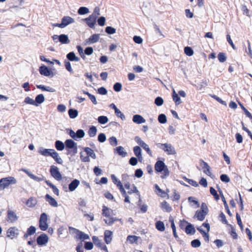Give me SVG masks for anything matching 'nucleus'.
I'll return each mask as SVG.
<instances>
[{
  "instance_id": "58836bf2",
  "label": "nucleus",
  "mask_w": 252,
  "mask_h": 252,
  "mask_svg": "<svg viewBox=\"0 0 252 252\" xmlns=\"http://www.w3.org/2000/svg\"><path fill=\"white\" fill-rule=\"evenodd\" d=\"M102 215L105 217H109L110 216L111 212L112 210L109 209L107 207L103 206L102 208Z\"/></svg>"
},
{
  "instance_id": "603ef678",
  "label": "nucleus",
  "mask_w": 252,
  "mask_h": 252,
  "mask_svg": "<svg viewBox=\"0 0 252 252\" xmlns=\"http://www.w3.org/2000/svg\"><path fill=\"white\" fill-rule=\"evenodd\" d=\"M97 140L100 143L104 142L106 140V137L105 134L103 133H99L98 135Z\"/></svg>"
},
{
  "instance_id": "4468645a",
  "label": "nucleus",
  "mask_w": 252,
  "mask_h": 252,
  "mask_svg": "<svg viewBox=\"0 0 252 252\" xmlns=\"http://www.w3.org/2000/svg\"><path fill=\"white\" fill-rule=\"evenodd\" d=\"M99 39V34H94L91 35L88 39H87L86 42L88 44L95 43L98 41Z\"/></svg>"
},
{
  "instance_id": "2eb2a0df",
  "label": "nucleus",
  "mask_w": 252,
  "mask_h": 252,
  "mask_svg": "<svg viewBox=\"0 0 252 252\" xmlns=\"http://www.w3.org/2000/svg\"><path fill=\"white\" fill-rule=\"evenodd\" d=\"M80 184V181L77 179H74L68 185V189L70 191H73L76 189Z\"/></svg>"
},
{
  "instance_id": "3c124183",
  "label": "nucleus",
  "mask_w": 252,
  "mask_h": 252,
  "mask_svg": "<svg viewBox=\"0 0 252 252\" xmlns=\"http://www.w3.org/2000/svg\"><path fill=\"white\" fill-rule=\"evenodd\" d=\"M141 147H142L147 152V153L150 156H151V157L152 156V152L150 150V149L149 146L145 142H144L143 144H142V145L141 146Z\"/></svg>"
},
{
  "instance_id": "5fc2aeb1",
  "label": "nucleus",
  "mask_w": 252,
  "mask_h": 252,
  "mask_svg": "<svg viewBox=\"0 0 252 252\" xmlns=\"http://www.w3.org/2000/svg\"><path fill=\"white\" fill-rule=\"evenodd\" d=\"M110 144L112 146H116L118 144L117 138L115 136H112L109 138Z\"/></svg>"
},
{
  "instance_id": "864d4df0",
  "label": "nucleus",
  "mask_w": 252,
  "mask_h": 252,
  "mask_svg": "<svg viewBox=\"0 0 252 252\" xmlns=\"http://www.w3.org/2000/svg\"><path fill=\"white\" fill-rule=\"evenodd\" d=\"M122 85L121 83L117 82L113 86V89L116 92H119L122 90Z\"/></svg>"
},
{
  "instance_id": "39448f33",
  "label": "nucleus",
  "mask_w": 252,
  "mask_h": 252,
  "mask_svg": "<svg viewBox=\"0 0 252 252\" xmlns=\"http://www.w3.org/2000/svg\"><path fill=\"white\" fill-rule=\"evenodd\" d=\"M85 134V133L84 131L81 129H78L76 132L72 129H70L69 131V135L70 136L76 141L84 137Z\"/></svg>"
},
{
  "instance_id": "f704fd0d",
  "label": "nucleus",
  "mask_w": 252,
  "mask_h": 252,
  "mask_svg": "<svg viewBox=\"0 0 252 252\" xmlns=\"http://www.w3.org/2000/svg\"><path fill=\"white\" fill-rule=\"evenodd\" d=\"M92 240L94 244L99 248H100L102 246V245L104 244V243L103 242H102V241L98 239V238L96 236H93L92 237Z\"/></svg>"
},
{
  "instance_id": "c03bdc74",
  "label": "nucleus",
  "mask_w": 252,
  "mask_h": 252,
  "mask_svg": "<svg viewBox=\"0 0 252 252\" xmlns=\"http://www.w3.org/2000/svg\"><path fill=\"white\" fill-rule=\"evenodd\" d=\"M218 58L220 63H224L226 60V55L222 52H220L218 54Z\"/></svg>"
},
{
  "instance_id": "ea45409f",
  "label": "nucleus",
  "mask_w": 252,
  "mask_h": 252,
  "mask_svg": "<svg viewBox=\"0 0 252 252\" xmlns=\"http://www.w3.org/2000/svg\"><path fill=\"white\" fill-rule=\"evenodd\" d=\"M89 12V9L86 7L81 6L78 10V13L79 15H84Z\"/></svg>"
},
{
  "instance_id": "f3484780",
  "label": "nucleus",
  "mask_w": 252,
  "mask_h": 252,
  "mask_svg": "<svg viewBox=\"0 0 252 252\" xmlns=\"http://www.w3.org/2000/svg\"><path fill=\"white\" fill-rule=\"evenodd\" d=\"M112 239V232L110 230H105L104 232V240L107 244H109Z\"/></svg>"
},
{
  "instance_id": "c756f323",
  "label": "nucleus",
  "mask_w": 252,
  "mask_h": 252,
  "mask_svg": "<svg viewBox=\"0 0 252 252\" xmlns=\"http://www.w3.org/2000/svg\"><path fill=\"white\" fill-rule=\"evenodd\" d=\"M55 146L58 151H63L65 148L64 143L60 140L56 141Z\"/></svg>"
},
{
  "instance_id": "8fccbe9b",
  "label": "nucleus",
  "mask_w": 252,
  "mask_h": 252,
  "mask_svg": "<svg viewBox=\"0 0 252 252\" xmlns=\"http://www.w3.org/2000/svg\"><path fill=\"white\" fill-rule=\"evenodd\" d=\"M116 30L112 27L108 26L105 28V32L109 34H112L116 32Z\"/></svg>"
},
{
  "instance_id": "b1692460",
  "label": "nucleus",
  "mask_w": 252,
  "mask_h": 252,
  "mask_svg": "<svg viewBox=\"0 0 252 252\" xmlns=\"http://www.w3.org/2000/svg\"><path fill=\"white\" fill-rule=\"evenodd\" d=\"M84 151L86 153L89 158L91 157L93 159H95L96 157L94 151L89 147H85L84 149Z\"/></svg>"
},
{
  "instance_id": "412c9836",
  "label": "nucleus",
  "mask_w": 252,
  "mask_h": 252,
  "mask_svg": "<svg viewBox=\"0 0 252 252\" xmlns=\"http://www.w3.org/2000/svg\"><path fill=\"white\" fill-rule=\"evenodd\" d=\"M51 157L54 158V159L60 164H62L63 163V161L61 158L59 156V154L55 150H53V152L51 156Z\"/></svg>"
},
{
  "instance_id": "13d9d810",
  "label": "nucleus",
  "mask_w": 252,
  "mask_h": 252,
  "mask_svg": "<svg viewBox=\"0 0 252 252\" xmlns=\"http://www.w3.org/2000/svg\"><path fill=\"white\" fill-rule=\"evenodd\" d=\"M185 180L193 187H197L199 186L197 182L192 179H188L186 177H185Z\"/></svg>"
},
{
  "instance_id": "bf43d9fd",
  "label": "nucleus",
  "mask_w": 252,
  "mask_h": 252,
  "mask_svg": "<svg viewBox=\"0 0 252 252\" xmlns=\"http://www.w3.org/2000/svg\"><path fill=\"white\" fill-rule=\"evenodd\" d=\"M223 203V205H224V206L225 207V209L226 211V212L228 214V215L230 216V217H232V213H231L229 209V207H228V205L226 201V200L225 199H223V200H222Z\"/></svg>"
},
{
  "instance_id": "4c0bfd02",
  "label": "nucleus",
  "mask_w": 252,
  "mask_h": 252,
  "mask_svg": "<svg viewBox=\"0 0 252 252\" xmlns=\"http://www.w3.org/2000/svg\"><path fill=\"white\" fill-rule=\"evenodd\" d=\"M98 122L102 125H104L108 122V118L105 116H100L97 118Z\"/></svg>"
},
{
  "instance_id": "20e7f679",
  "label": "nucleus",
  "mask_w": 252,
  "mask_h": 252,
  "mask_svg": "<svg viewBox=\"0 0 252 252\" xmlns=\"http://www.w3.org/2000/svg\"><path fill=\"white\" fill-rule=\"evenodd\" d=\"M47 220V215L45 213H42L39 220V227L42 231H45L48 229Z\"/></svg>"
},
{
  "instance_id": "4d7b16f0",
  "label": "nucleus",
  "mask_w": 252,
  "mask_h": 252,
  "mask_svg": "<svg viewBox=\"0 0 252 252\" xmlns=\"http://www.w3.org/2000/svg\"><path fill=\"white\" fill-rule=\"evenodd\" d=\"M133 152L136 157L141 155V149L138 146H136L133 148Z\"/></svg>"
},
{
  "instance_id": "5701e85b",
  "label": "nucleus",
  "mask_w": 252,
  "mask_h": 252,
  "mask_svg": "<svg viewBox=\"0 0 252 252\" xmlns=\"http://www.w3.org/2000/svg\"><path fill=\"white\" fill-rule=\"evenodd\" d=\"M185 232L187 234L193 235L195 232V229L191 223H188L185 228Z\"/></svg>"
},
{
  "instance_id": "338daca9",
  "label": "nucleus",
  "mask_w": 252,
  "mask_h": 252,
  "mask_svg": "<svg viewBox=\"0 0 252 252\" xmlns=\"http://www.w3.org/2000/svg\"><path fill=\"white\" fill-rule=\"evenodd\" d=\"M138 159L136 158L132 157L129 160V163L132 166H135L137 164Z\"/></svg>"
},
{
  "instance_id": "de8ad7c7",
  "label": "nucleus",
  "mask_w": 252,
  "mask_h": 252,
  "mask_svg": "<svg viewBox=\"0 0 252 252\" xmlns=\"http://www.w3.org/2000/svg\"><path fill=\"white\" fill-rule=\"evenodd\" d=\"M185 53L189 56H191L193 54V51L192 49L189 46H187L184 48Z\"/></svg>"
},
{
  "instance_id": "0eeeda50",
  "label": "nucleus",
  "mask_w": 252,
  "mask_h": 252,
  "mask_svg": "<svg viewBox=\"0 0 252 252\" xmlns=\"http://www.w3.org/2000/svg\"><path fill=\"white\" fill-rule=\"evenodd\" d=\"M96 16L92 14L89 17L85 18V21L87 25L91 28H94L96 24Z\"/></svg>"
},
{
  "instance_id": "e2e57ef3",
  "label": "nucleus",
  "mask_w": 252,
  "mask_h": 252,
  "mask_svg": "<svg viewBox=\"0 0 252 252\" xmlns=\"http://www.w3.org/2000/svg\"><path fill=\"white\" fill-rule=\"evenodd\" d=\"M117 117L120 118L122 120H125L126 119L125 116L124 114L118 109V110H116L115 112Z\"/></svg>"
},
{
  "instance_id": "aec40b11",
  "label": "nucleus",
  "mask_w": 252,
  "mask_h": 252,
  "mask_svg": "<svg viewBox=\"0 0 252 252\" xmlns=\"http://www.w3.org/2000/svg\"><path fill=\"white\" fill-rule=\"evenodd\" d=\"M67 59L71 62H79L80 58L77 57L74 52H70L66 55Z\"/></svg>"
},
{
  "instance_id": "7ed1b4c3",
  "label": "nucleus",
  "mask_w": 252,
  "mask_h": 252,
  "mask_svg": "<svg viewBox=\"0 0 252 252\" xmlns=\"http://www.w3.org/2000/svg\"><path fill=\"white\" fill-rule=\"evenodd\" d=\"M156 145L158 148L162 149L164 152L168 155H175L176 154L175 148L171 144L169 143H157Z\"/></svg>"
},
{
  "instance_id": "ddd939ff",
  "label": "nucleus",
  "mask_w": 252,
  "mask_h": 252,
  "mask_svg": "<svg viewBox=\"0 0 252 252\" xmlns=\"http://www.w3.org/2000/svg\"><path fill=\"white\" fill-rule=\"evenodd\" d=\"M61 22L63 24V28H65L68 25L73 23L75 21L70 16H64L62 18Z\"/></svg>"
},
{
  "instance_id": "a18cd8bd",
  "label": "nucleus",
  "mask_w": 252,
  "mask_h": 252,
  "mask_svg": "<svg viewBox=\"0 0 252 252\" xmlns=\"http://www.w3.org/2000/svg\"><path fill=\"white\" fill-rule=\"evenodd\" d=\"M201 245V242L198 239H194L191 242V246L193 248H198Z\"/></svg>"
},
{
  "instance_id": "9d476101",
  "label": "nucleus",
  "mask_w": 252,
  "mask_h": 252,
  "mask_svg": "<svg viewBox=\"0 0 252 252\" xmlns=\"http://www.w3.org/2000/svg\"><path fill=\"white\" fill-rule=\"evenodd\" d=\"M64 145L65 149L77 148V143L71 139L66 140Z\"/></svg>"
},
{
  "instance_id": "6e6552de",
  "label": "nucleus",
  "mask_w": 252,
  "mask_h": 252,
  "mask_svg": "<svg viewBox=\"0 0 252 252\" xmlns=\"http://www.w3.org/2000/svg\"><path fill=\"white\" fill-rule=\"evenodd\" d=\"M49 240L47 234L42 233L38 236L36 239V242L38 245L43 246L46 245Z\"/></svg>"
},
{
  "instance_id": "a878e982",
  "label": "nucleus",
  "mask_w": 252,
  "mask_h": 252,
  "mask_svg": "<svg viewBox=\"0 0 252 252\" xmlns=\"http://www.w3.org/2000/svg\"><path fill=\"white\" fill-rule=\"evenodd\" d=\"M59 41L62 44H68L70 43V40L68 39V36L65 34H62L59 35Z\"/></svg>"
},
{
  "instance_id": "69168bd1",
  "label": "nucleus",
  "mask_w": 252,
  "mask_h": 252,
  "mask_svg": "<svg viewBox=\"0 0 252 252\" xmlns=\"http://www.w3.org/2000/svg\"><path fill=\"white\" fill-rule=\"evenodd\" d=\"M35 227L33 226H31L28 228L27 232H28V235H32L35 233Z\"/></svg>"
},
{
  "instance_id": "f8f14e48",
  "label": "nucleus",
  "mask_w": 252,
  "mask_h": 252,
  "mask_svg": "<svg viewBox=\"0 0 252 252\" xmlns=\"http://www.w3.org/2000/svg\"><path fill=\"white\" fill-rule=\"evenodd\" d=\"M54 150V149H44L43 147H40L39 149L38 153L45 157H51Z\"/></svg>"
},
{
  "instance_id": "cd10ccee",
  "label": "nucleus",
  "mask_w": 252,
  "mask_h": 252,
  "mask_svg": "<svg viewBox=\"0 0 252 252\" xmlns=\"http://www.w3.org/2000/svg\"><path fill=\"white\" fill-rule=\"evenodd\" d=\"M46 184L52 188L53 192L57 196L59 195V190L52 183H51L49 180H45Z\"/></svg>"
},
{
  "instance_id": "f257e3e1",
  "label": "nucleus",
  "mask_w": 252,
  "mask_h": 252,
  "mask_svg": "<svg viewBox=\"0 0 252 252\" xmlns=\"http://www.w3.org/2000/svg\"><path fill=\"white\" fill-rule=\"evenodd\" d=\"M155 169L157 172L161 173L163 172V175L161 176L162 178H165L169 175L168 167L162 160H158L156 162Z\"/></svg>"
},
{
  "instance_id": "c9c22d12",
  "label": "nucleus",
  "mask_w": 252,
  "mask_h": 252,
  "mask_svg": "<svg viewBox=\"0 0 252 252\" xmlns=\"http://www.w3.org/2000/svg\"><path fill=\"white\" fill-rule=\"evenodd\" d=\"M76 238L82 240H85L89 239L90 237L88 234H85L83 232L80 231L79 233H78L76 237Z\"/></svg>"
},
{
  "instance_id": "e433bc0d",
  "label": "nucleus",
  "mask_w": 252,
  "mask_h": 252,
  "mask_svg": "<svg viewBox=\"0 0 252 252\" xmlns=\"http://www.w3.org/2000/svg\"><path fill=\"white\" fill-rule=\"evenodd\" d=\"M111 179H112L113 182L115 185H116L117 187L118 188L121 187V186H123L121 182L117 178V177L115 176V175L114 174H112L111 175Z\"/></svg>"
},
{
  "instance_id": "680f3d73",
  "label": "nucleus",
  "mask_w": 252,
  "mask_h": 252,
  "mask_svg": "<svg viewBox=\"0 0 252 252\" xmlns=\"http://www.w3.org/2000/svg\"><path fill=\"white\" fill-rule=\"evenodd\" d=\"M64 65L66 69L70 73H73V69L71 67V64L69 61H64Z\"/></svg>"
},
{
  "instance_id": "c85d7f7f",
  "label": "nucleus",
  "mask_w": 252,
  "mask_h": 252,
  "mask_svg": "<svg viewBox=\"0 0 252 252\" xmlns=\"http://www.w3.org/2000/svg\"><path fill=\"white\" fill-rule=\"evenodd\" d=\"M68 113L70 119H75L78 115V111L77 109L70 108L68 111Z\"/></svg>"
},
{
  "instance_id": "09e8293b",
  "label": "nucleus",
  "mask_w": 252,
  "mask_h": 252,
  "mask_svg": "<svg viewBox=\"0 0 252 252\" xmlns=\"http://www.w3.org/2000/svg\"><path fill=\"white\" fill-rule=\"evenodd\" d=\"M66 151V155L71 156H74L77 153V148L65 149Z\"/></svg>"
},
{
  "instance_id": "423d86ee",
  "label": "nucleus",
  "mask_w": 252,
  "mask_h": 252,
  "mask_svg": "<svg viewBox=\"0 0 252 252\" xmlns=\"http://www.w3.org/2000/svg\"><path fill=\"white\" fill-rule=\"evenodd\" d=\"M50 172L51 176L57 181H61L62 179V176L59 171L58 167L52 165L50 168Z\"/></svg>"
},
{
  "instance_id": "bb28decb",
  "label": "nucleus",
  "mask_w": 252,
  "mask_h": 252,
  "mask_svg": "<svg viewBox=\"0 0 252 252\" xmlns=\"http://www.w3.org/2000/svg\"><path fill=\"white\" fill-rule=\"evenodd\" d=\"M37 204L36 199L32 197H30L26 202V205L31 208L34 207Z\"/></svg>"
},
{
  "instance_id": "393cba45",
  "label": "nucleus",
  "mask_w": 252,
  "mask_h": 252,
  "mask_svg": "<svg viewBox=\"0 0 252 252\" xmlns=\"http://www.w3.org/2000/svg\"><path fill=\"white\" fill-rule=\"evenodd\" d=\"M172 96L173 100L175 102L176 106L179 105L182 103L180 97L174 90L173 91Z\"/></svg>"
},
{
  "instance_id": "a19ab883",
  "label": "nucleus",
  "mask_w": 252,
  "mask_h": 252,
  "mask_svg": "<svg viewBox=\"0 0 252 252\" xmlns=\"http://www.w3.org/2000/svg\"><path fill=\"white\" fill-rule=\"evenodd\" d=\"M138 237L135 235H128L127 237L126 240L129 241L130 244L136 243L138 240Z\"/></svg>"
},
{
  "instance_id": "0e129e2a",
  "label": "nucleus",
  "mask_w": 252,
  "mask_h": 252,
  "mask_svg": "<svg viewBox=\"0 0 252 252\" xmlns=\"http://www.w3.org/2000/svg\"><path fill=\"white\" fill-rule=\"evenodd\" d=\"M94 247L93 243L91 242H85L84 248L87 250H91Z\"/></svg>"
},
{
  "instance_id": "6e6d98bb",
  "label": "nucleus",
  "mask_w": 252,
  "mask_h": 252,
  "mask_svg": "<svg viewBox=\"0 0 252 252\" xmlns=\"http://www.w3.org/2000/svg\"><path fill=\"white\" fill-rule=\"evenodd\" d=\"M163 102V99L160 96L156 97L155 99V103L158 106L162 105Z\"/></svg>"
},
{
  "instance_id": "2f4dec72",
  "label": "nucleus",
  "mask_w": 252,
  "mask_h": 252,
  "mask_svg": "<svg viewBox=\"0 0 252 252\" xmlns=\"http://www.w3.org/2000/svg\"><path fill=\"white\" fill-rule=\"evenodd\" d=\"M88 134L90 137H94L97 133V128L95 126H90L88 131Z\"/></svg>"
},
{
  "instance_id": "f03ea898",
  "label": "nucleus",
  "mask_w": 252,
  "mask_h": 252,
  "mask_svg": "<svg viewBox=\"0 0 252 252\" xmlns=\"http://www.w3.org/2000/svg\"><path fill=\"white\" fill-rule=\"evenodd\" d=\"M16 183L15 178L12 176L1 178L0 179V190L4 189L9 185L15 184Z\"/></svg>"
},
{
  "instance_id": "49530a36",
  "label": "nucleus",
  "mask_w": 252,
  "mask_h": 252,
  "mask_svg": "<svg viewBox=\"0 0 252 252\" xmlns=\"http://www.w3.org/2000/svg\"><path fill=\"white\" fill-rule=\"evenodd\" d=\"M24 102L26 104H31V105H33L34 106H37V104H35L34 100L33 99L30 97L29 96L26 97L25 98Z\"/></svg>"
},
{
  "instance_id": "9b49d317",
  "label": "nucleus",
  "mask_w": 252,
  "mask_h": 252,
  "mask_svg": "<svg viewBox=\"0 0 252 252\" xmlns=\"http://www.w3.org/2000/svg\"><path fill=\"white\" fill-rule=\"evenodd\" d=\"M46 201L53 207H57L58 206L57 201L51 196L48 194H46L45 196Z\"/></svg>"
},
{
  "instance_id": "a211bd4d",
  "label": "nucleus",
  "mask_w": 252,
  "mask_h": 252,
  "mask_svg": "<svg viewBox=\"0 0 252 252\" xmlns=\"http://www.w3.org/2000/svg\"><path fill=\"white\" fill-rule=\"evenodd\" d=\"M207 214V212H203L200 210H197L196 211L195 215L194 217H196L198 220L202 221L204 220Z\"/></svg>"
},
{
  "instance_id": "37998d69",
  "label": "nucleus",
  "mask_w": 252,
  "mask_h": 252,
  "mask_svg": "<svg viewBox=\"0 0 252 252\" xmlns=\"http://www.w3.org/2000/svg\"><path fill=\"white\" fill-rule=\"evenodd\" d=\"M210 193L213 195L214 196L215 199L218 201L220 199V196L219 195H218V194L217 193V191L216 190V189L213 188V187H211L210 188Z\"/></svg>"
},
{
  "instance_id": "72a5a7b5",
  "label": "nucleus",
  "mask_w": 252,
  "mask_h": 252,
  "mask_svg": "<svg viewBox=\"0 0 252 252\" xmlns=\"http://www.w3.org/2000/svg\"><path fill=\"white\" fill-rule=\"evenodd\" d=\"M155 226L156 229L158 231L163 232L165 230V226L163 222L158 220L155 223Z\"/></svg>"
},
{
  "instance_id": "774afa93",
  "label": "nucleus",
  "mask_w": 252,
  "mask_h": 252,
  "mask_svg": "<svg viewBox=\"0 0 252 252\" xmlns=\"http://www.w3.org/2000/svg\"><path fill=\"white\" fill-rule=\"evenodd\" d=\"M105 18L103 16H101L97 19V23L100 26H103L105 23Z\"/></svg>"
},
{
  "instance_id": "473e14b6",
  "label": "nucleus",
  "mask_w": 252,
  "mask_h": 252,
  "mask_svg": "<svg viewBox=\"0 0 252 252\" xmlns=\"http://www.w3.org/2000/svg\"><path fill=\"white\" fill-rule=\"evenodd\" d=\"M161 207L163 210L168 213L172 210V207L166 201H164L161 203Z\"/></svg>"
},
{
  "instance_id": "79ce46f5",
  "label": "nucleus",
  "mask_w": 252,
  "mask_h": 252,
  "mask_svg": "<svg viewBox=\"0 0 252 252\" xmlns=\"http://www.w3.org/2000/svg\"><path fill=\"white\" fill-rule=\"evenodd\" d=\"M158 121L160 124H165L167 122L166 117L164 114H160L158 116Z\"/></svg>"
},
{
  "instance_id": "052dcab7",
  "label": "nucleus",
  "mask_w": 252,
  "mask_h": 252,
  "mask_svg": "<svg viewBox=\"0 0 252 252\" xmlns=\"http://www.w3.org/2000/svg\"><path fill=\"white\" fill-rule=\"evenodd\" d=\"M220 180L224 183H228L230 181V178L226 174H221L220 176Z\"/></svg>"
},
{
  "instance_id": "4be33fe9",
  "label": "nucleus",
  "mask_w": 252,
  "mask_h": 252,
  "mask_svg": "<svg viewBox=\"0 0 252 252\" xmlns=\"http://www.w3.org/2000/svg\"><path fill=\"white\" fill-rule=\"evenodd\" d=\"M7 218L12 222L18 220V217L16 214L11 210H8L7 211Z\"/></svg>"
},
{
  "instance_id": "6ab92c4d",
  "label": "nucleus",
  "mask_w": 252,
  "mask_h": 252,
  "mask_svg": "<svg viewBox=\"0 0 252 252\" xmlns=\"http://www.w3.org/2000/svg\"><path fill=\"white\" fill-rule=\"evenodd\" d=\"M114 152H116L119 156L122 157H125L127 155V153L125 150L124 148L121 146L117 147L114 149Z\"/></svg>"
},
{
  "instance_id": "1a4fd4ad",
  "label": "nucleus",
  "mask_w": 252,
  "mask_h": 252,
  "mask_svg": "<svg viewBox=\"0 0 252 252\" xmlns=\"http://www.w3.org/2000/svg\"><path fill=\"white\" fill-rule=\"evenodd\" d=\"M39 72L41 75L45 76H50L52 73L51 70L45 65L39 67Z\"/></svg>"
},
{
  "instance_id": "7c9ffc66",
  "label": "nucleus",
  "mask_w": 252,
  "mask_h": 252,
  "mask_svg": "<svg viewBox=\"0 0 252 252\" xmlns=\"http://www.w3.org/2000/svg\"><path fill=\"white\" fill-rule=\"evenodd\" d=\"M45 101V97L43 94H39L36 96L35 99V104L38 106L39 104L42 103Z\"/></svg>"
},
{
  "instance_id": "dca6fc26",
  "label": "nucleus",
  "mask_w": 252,
  "mask_h": 252,
  "mask_svg": "<svg viewBox=\"0 0 252 252\" xmlns=\"http://www.w3.org/2000/svg\"><path fill=\"white\" fill-rule=\"evenodd\" d=\"M132 121L137 124H141L146 122L145 119L140 115H134L132 117Z\"/></svg>"
}]
</instances>
